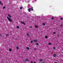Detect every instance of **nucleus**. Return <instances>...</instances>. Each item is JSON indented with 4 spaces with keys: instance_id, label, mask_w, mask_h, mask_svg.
Listing matches in <instances>:
<instances>
[{
    "instance_id": "nucleus-37",
    "label": "nucleus",
    "mask_w": 63,
    "mask_h": 63,
    "mask_svg": "<svg viewBox=\"0 0 63 63\" xmlns=\"http://www.w3.org/2000/svg\"><path fill=\"white\" fill-rule=\"evenodd\" d=\"M33 2H34V1H32V3H33Z\"/></svg>"
},
{
    "instance_id": "nucleus-7",
    "label": "nucleus",
    "mask_w": 63,
    "mask_h": 63,
    "mask_svg": "<svg viewBox=\"0 0 63 63\" xmlns=\"http://www.w3.org/2000/svg\"><path fill=\"white\" fill-rule=\"evenodd\" d=\"M8 16L9 17H10V18H12V16H11L10 15H9V14H8Z\"/></svg>"
},
{
    "instance_id": "nucleus-1",
    "label": "nucleus",
    "mask_w": 63,
    "mask_h": 63,
    "mask_svg": "<svg viewBox=\"0 0 63 63\" xmlns=\"http://www.w3.org/2000/svg\"><path fill=\"white\" fill-rule=\"evenodd\" d=\"M7 17L8 21H10V22H12V19L8 17Z\"/></svg>"
},
{
    "instance_id": "nucleus-20",
    "label": "nucleus",
    "mask_w": 63,
    "mask_h": 63,
    "mask_svg": "<svg viewBox=\"0 0 63 63\" xmlns=\"http://www.w3.org/2000/svg\"><path fill=\"white\" fill-rule=\"evenodd\" d=\"M5 8H6V7H5V6L4 7H3V9H5Z\"/></svg>"
},
{
    "instance_id": "nucleus-4",
    "label": "nucleus",
    "mask_w": 63,
    "mask_h": 63,
    "mask_svg": "<svg viewBox=\"0 0 63 63\" xmlns=\"http://www.w3.org/2000/svg\"><path fill=\"white\" fill-rule=\"evenodd\" d=\"M53 56L55 57H56V56H57V55H56V54H54L53 55Z\"/></svg>"
},
{
    "instance_id": "nucleus-19",
    "label": "nucleus",
    "mask_w": 63,
    "mask_h": 63,
    "mask_svg": "<svg viewBox=\"0 0 63 63\" xmlns=\"http://www.w3.org/2000/svg\"><path fill=\"white\" fill-rule=\"evenodd\" d=\"M16 49H19V48H18V47H16Z\"/></svg>"
},
{
    "instance_id": "nucleus-17",
    "label": "nucleus",
    "mask_w": 63,
    "mask_h": 63,
    "mask_svg": "<svg viewBox=\"0 0 63 63\" xmlns=\"http://www.w3.org/2000/svg\"><path fill=\"white\" fill-rule=\"evenodd\" d=\"M49 45H51V43H49L48 44Z\"/></svg>"
},
{
    "instance_id": "nucleus-31",
    "label": "nucleus",
    "mask_w": 63,
    "mask_h": 63,
    "mask_svg": "<svg viewBox=\"0 0 63 63\" xmlns=\"http://www.w3.org/2000/svg\"><path fill=\"white\" fill-rule=\"evenodd\" d=\"M0 36H2V35H1L0 34Z\"/></svg>"
},
{
    "instance_id": "nucleus-9",
    "label": "nucleus",
    "mask_w": 63,
    "mask_h": 63,
    "mask_svg": "<svg viewBox=\"0 0 63 63\" xmlns=\"http://www.w3.org/2000/svg\"><path fill=\"white\" fill-rule=\"evenodd\" d=\"M26 49L28 50L29 49V47H26Z\"/></svg>"
},
{
    "instance_id": "nucleus-6",
    "label": "nucleus",
    "mask_w": 63,
    "mask_h": 63,
    "mask_svg": "<svg viewBox=\"0 0 63 63\" xmlns=\"http://www.w3.org/2000/svg\"><path fill=\"white\" fill-rule=\"evenodd\" d=\"M35 28H37L38 27V25H35Z\"/></svg>"
},
{
    "instance_id": "nucleus-15",
    "label": "nucleus",
    "mask_w": 63,
    "mask_h": 63,
    "mask_svg": "<svg viewBox=\"0 0 63 63\" xmlns=\"http://www.w3.org/2000/svg\"><path fill=\"white\" fill-rule=\"evenodd\" d=\"M45 38H48V36H46L45 37Z\"/></svg>"
},
{
    "instance_id": "nucleus-39",
    "label": "nucleus",
    "mask_w": 63,
    "mask_h": 63,
    "mask_svg": "<svg viewBox=\"0 0 63 63\" xmlns=\"http://www.w3.org/2000/svg\"><path fill=\"white\" fill-rule=\"evenodd\" d=\"M29 0H28L27 1V2H29Z\"/></svg>"
},
{
    "instance_id": "nucleus-25",
    "label": "nucleus",
    "mask_w": 63,
    "mask_h": 63,
    "mask_svg": "<svg viewBox=\"0 0 63 63\" xmlns=\"http://www.w3.org/2000/svg\"><path fill=\"white\" fill-rule=\"evenodd\" d=\"M52 20L54 19V18H53V17H52Z\"/></svg>"
},
{
    "instance_id": "nucleus-35",
    "label": "nucleus",
    "mask_w": 63,
    "mask_h": 63,
    "mask_svg": "<svg viewBox=\"0 0 63 63\" xmlns=\"http://www.w3.org/2000/svg\"><path fill=\"white\" fill-rule=\"evenodd\" d=\"M26 15V16H25V17L26 16V15Z\"/></svg>"
},
{
    "instance_id": "nucleus-27",
    "label": "nucleus",
    "mask_w": 63,
    "mask_h": 63,
    "mask_svg": "<svg viewBox=\"0 0 63 63\" xmlns=\"http://www.w3.org/2000/svg\"><path fill=\"white\" fill-rule=\"evenodd\" d=\"M60 26H61V27H62V25H61Z\"/></svg>"
},
{
    "instance_id": "nucleus-10",
    "label": "nucleus",
    "mask_w": 63,
    "mask_h": 63,
    "mask_svg": "<svg viewBox=\"0 0 63 63\" xmlns=\"http://www.w3.org/2000/svg\"><path fill=\"white\" fill-rule=\"evenodd\" d=\"M9 33H7V34H6V36L7 37H8V36H9Z\"/></svg>"
},
{
    "instance_id": "nucleus-23",
    "label": "nucleus",
    "mask_w": 63,
    "mask_h": 63,
    "mask_svg": "<svg viewBox=\"0 0 63 63\" xmlns=\"http://www.w3.org/2000/svg\"><path fill=\"white\" fill-rule=\"evenodd\" d=\"M37 50L36 48H35L34 49V50Z\"/></svg>"
},
{
    "instance_id": "nucleus-40",
    "label": "nucleus",
    "mask_w": 63,
    "mask_h": 63,
    "mask_svg": "<svg viewBox=\"0 0 63 63\" xmlns=\"http://www.w3.org/2000/svg\"><path fill=\"white\" fill-rule=\"evenodd\" d=\"M36 63L35 62H34V63Z\"/></svg>"
},
{
    "instance_id": "nucleus-26",
    "label": "nucleus",
    "mask_w": 63,
    "mask_h": 63,
    "mask_svg": "<svg viewBox=\"0 0 63 63\" xmlns=\"http://www.w3.org/2000/svg\"><path fill=\"white\" fill-rule=\"evenodd\" d=\"M17 40V38H15V40Z\"/></svg>"
},
{
    "instance_id": "nucleus-3",
    "label": "nucleus",
    "mask_w": 63,
    "mask_h": 63,
    "mask_svg": "<svg viewBox=\"0 0 63 63\" xmlns=\"http://www.w3.org/2000/svg\"><path fill=\"white\" fill-rule=\"evenodd\" d=\"M21 23H22V24H24V25H26L25 24V23L24 22H22L21 21Z\"/></svg>"
},
{
    "instance_id": "nucleus-36",
    "label": "nucleus",
    "mask_w": 63,
    "mask_h": 63,
    "mask_svg": "<svg viewBox=\"0 0 63 63\" xmlns=\"http://www.w3.org/2000/svg\"><path fill=\"white\" fill-rule=\"evenodd\" d=\"M30 28H32V27H31V26H30Z\"/></svg>"
},
{
    "instance_id": "nucleus-29",
    "label": "nucleus",
    "mask_w": 63,
    "mask_h": 63,
    "mask_svg": "<svg viewBox=\"0 0 63 63\" xmlns=\"http://www.w3.org/2000/svg\"><path fill=\"white\" fill-rule=\"evenodd\" d=\"M31 63H33V62L32 61H31Z\"/></svg>"
},
{
    "instance_id": "nucleus-12",
    "label": "nucleus",
    "mask_w": 63,
    "mask_h": 63,
    "mask_svg": "<svg viewBox=\"0 0 63 63\" xmlns=\"http://www.w3.org/2000/svg\"><path fill=\"white\" fill-rule=\"evenodd\" d=\"M43 25H44V26H45V23H43Z\"/></svg>"
},
{
    "instance_id": "nucleus-18",
    "label": "nucleus",
    "mask_w": 63,
    "mask_h": 63,
    "mask_svg": "<svg viewBox=\"0 0 63 63\" xmlns=\"http://www.w3.org/2000/svg\"><path fill=\"white\" fill-rule=\"evenodd\" d=\"M9 50L10 51H12V49H9Z\"/></svg>"
},
{
    "instance_id": "nucleus-11",
    "label": "nucleus",
    "mask_w": 63,
    "mask_h": 63,
    "mask_svg": "<svg viewBox=\"0 0 63 63\" xmlns=\"http://www.w3.org/2000/svg\"><path fill=\"white\" fill-rule=\"evenodd\" d=\"M28 61H29V60H28V59H26V62Z\"/></svg>"
},
{
    "instance_id": "nucleus-24",
    "label": "nucleus",
    "mask_w": 63,
    "mask_h": 63,
    "mask_svg": "<svg viewBox=\"0 0 63 63\" xmlns=\"http://www.w3.org/2000/svg\"><path fill=\"white\" fill-rule=\"evenodd\" d=\"M53 34H56V33L55 32H53Z\"/></svg>"
},
{
    "instance_id": "nucleus-32",
    "label": "nucleus",
    "mask_w": 63,
    "mask_h": 63,
    "mask_svg": "<svg viewBox=\"0 0 63 63\" xmlns=\"http://www.w3.org/2000/svg\"><path fill=\"white\" fill-rule=\"evenodd\" d=\"M53 49H55V47H53Z\"/></svg>"
},
{
    "instance_id": "nucleus-13",
    "label": "nucleus",
    "mask_w": 63,
    "mask_h": 63,
    "mask_svg": "<svg viewBox=\"0 0 63 63\" xmlns=\"http://www.w3.org/2000/svg\"><path fill=\"white\" fill-rule=\"evenodd\" d=\"M16 28H17V29H18V28H19V26H17Z\"/></svg>"
},
{
    "instance_id": "nucleus-42",
    "label": "nucleus",
    "mask_w": 63,
    "mask_h": 63,
    "mask_svg": "<svg viewBox=\"0 0 63 63\" xmlns=\"http://www.w3.org/2000/svg\"><path fill=\"white\" fill-rule=\"evenodd\" d=\"M55 54H56V53H55Z\"/></svg>"
},
{
    "instance_id": "nucleus-2",
    "label": "nucleus",
    "mask_w": 63,
    "mask_h": 63,
    "mask_svg": "<svg viewBox=\"0 0 63 63\" xmlns=\"http://www.w3.org/2000/svg\"><path fill=\"white\" fill-rule=\"evenodd\" d=\"M34 42H38V41L37 40L35 39L34 40Z\"/></svg>"
},
{
    "instance_id": "nucleus-30",
    "label": "nucleus",
    "mask_w": 63,
    "mask_h": 63,
    "mask_svg": "<svg viewBox=\"0 0 63 63\" xmlns=\"http://www.w3.org/2000/svg\"><path fill=\"white\" fill-rule=\"evenodd\" d=\"M0 5H3L2 4V3H0Z\"/></svg>"
},
{
    "instance_id": "nucleus-41",
    "label": "nucleus",
    "mask_w": 63,
    "mask_h": 63,
    "mask_svg": "<svg viewBox=\"0 0 63 63\" xmlns=\"http://www.w3.org/2000/svg\"><path fill=\"white\" fill-rule=\"evenodd\" d=\"M32 9H33V7H32Z\"/></svg>"
},
{
    "instance_id": "nucleus-38",
    "label": "nucleus",
    "mask_w": 63,
    "mask_h": 63,
    "mask_svg": "<svg viewBox=\"0 0 63 63\" xmlns=\"http://www.w3.org/2000/svg\"><path fill=\"white\" fill-rule=\"evenodd\" d=\"M1 3V2L0 1V3Z\"/></svg>"
},
{
    "instance_id": "nucleus-14",
    "label": "nucleus",
    "mask_w": 63,
    "mask_h": 63,
    "mask_svg": "<svg viewBox=\"0 0 63 63\" xmlns=\"http://www.w3.org/2000/svg\"><path fill=\"white\" fill-rule=\"evenodd\" d=\"M22 7H20V10H22Z\"/></svg>"
},
{
    "instance_id": "nucleus-22",
    "label": "nucleus",
    "mask_w": 63,
    "mask_h": 63,
    "mask_svg": "<svg viewBox=\"0 0 63 63\" xmlns=\"http://www.w3.org/2000/svg\"><path fill=\"white\" fill-rule=\"evenodd\" d=\"M36 45H37V46L39 45V44L38 43H36Z\"/></svg>"
},
{
    "instance_id": "nucleus-16",
    "label": "nucleus",
    "mask_w": 63,
    "mask_h": 63,
    "mask_svg": "<svg viewBox=\"0 0 63 63\" xmlns=\"http://www.w3.org/2000/svg\"><path fill=\"white\" fill-rule=\"evenodd\" d=\"M31 44H33V41L32 40L31 42Z\"/></svg>"
},
{
    "instance_id": "nucleus-34",
    "label": "nucleus",
    "mask_w": 63,
    "mask_h": 63,
    "mask_svg": "<svg viewBox=\"0 0 63 63\" xmlns=\"http://www.w3.org/2000/svg\"><path fill=\"white\" fill-rule=\"evenodd\" d=\"M54 63H57V62H55Z\"/></svg>"
},
{
    "instance_id": "nucleus-28",
    "label": "nucleus",
    "mask_w": 63,
    "mask_h": 63,
    "mask_svg": "<svg viewBox=\"0 0 63 63\" xmlns=\"http://www.w3.org/2000/svg\"><path fill=\"white\" fill-rule=\"evenodd\" d=\"M61 19L62 20L63 19V18H61Z\"/></svg>"
},
{
    "instance_id": "nucleus-5",
    "label": "nucleus",
    "mask_w": 63,
    "mask_h": 63,
    "mask_svg": "<svg viewBox=\"0 0 63 63\" xmlns=\"http://www.w3.org/2000/svg\"><path fill=\"white\" fill-rule=\"evenodd\" d=\"M31 10V8H29L28 10V11H29V12H30V10Z\"/></svg>"
},
{
    "instance_id": "nucleus-21",
    "label": "nucleus",
    "mask_w": 63,
    "mask_h": 63,
    "mask_svg": "<svg viewBox=\"0 0 63 63\" xmlns=\"http://www.w3.org/2000/svg\"><path fill=\"white\" fill-rule=\"evenodd\" d=\"M27 35L28 36H29V34H27Z\"/></svg>"
},
{
    "instance_id": "nucleus-8",
    "label": "nucleus",
    "mask_w": 63,
    "mask_h": 63,
    "mask_svg": "<svg viewBox=\"0 0 63 63\" xmlns=\"http://www.w3.org/2000/svg\"><path fill=\"white\" fill-rule=\"evenodd\" d=\"M43 61V60L42 59H40L39 60L40 62H41Z\"/></svg>"
},
{
    "instance_id": "nucleus-33",
    "label": "nucleus",
    "mask_w": 63,
    "mask_h": 63,
    "mask_svg": "<svg viewBox=\"0 0 63 63\" xmlns=\"http://www.w3.org/2000/svg\"><path fill=\"white\" fill-rule=\"evenodd\" d=\"M31 10H32V11H33V9H31Z\"/></svg>"
}]
</instances>
